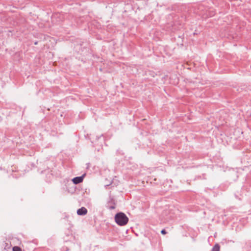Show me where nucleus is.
<instances>
[{"label":"nucleus","instance_id":"nucleus-1","mask_svg":"<svg viewBox=\"0 0 251 251\" xmlns=\"http://www.w3.org/2000/svg\"><path fill=\"white\" fill-rule=\"evenodd\" d=\"M115 220L118 225L123 226L126 225L128 218L124 213L120 212L115 215Z\"/></svg>","mask_w":251,"mask_h":251},{"label":"nucleus","instance_id":"nucleus-2","mask_svg":"<svg viewBox=\"0 0 251 251\" xmlns=\"http://www.w3.org/2000/svg\"><path fill=\"white\" fill-rule=\"evenodd\" d=\"M87 213V210L86 208L82 207L77 210V214L79 215H84Z\"/></svg>","mask_w":251,"mask_h":251},{"label":"nucleus","instance_id":"nucleus-3","mask_svg":"<svg viewBox=\"0 0 251 251\" xmlns=\"http://www.w3.org/2000/svg\"><path fill=\"white\" fill-rule=\"evenodd\" d=\"M83 176L75 177L73 179V181L75 184H78L83 181Z\"/></svg>","mask_w":251,"mask_h":251},{"label":"nucleus","instance_id":"nucleus-4","mask_svg":"<svg viewBox=\"0 0 251 251\" xmlns=\"http://www.w3.org/2000/svg\"><path fill=\"white\" fill-rule=\"evenodd\" d=\"M212 251H220V246L218 245H216L212 249Z\"/></svg>","mask_w":251,"mask_h":251},{"label":"nucleus","instance_id":"nucleus-5","mask_svg":"<svg viewBox=\"0 0 251 251\" xmlns=\"http://www.w3.org/2000/svg\"><path fill=\"white\" fill-rule=\"evenodd\" d=\"M13 251H22L20 247L15 246L13 248Z\"/></svg>","mask_w":251,"mask_h":251},{"label":"nucleus","instance_id":"nucleus-6","mask_svg":"<svg viewBox=\"0 0 251 251\" xmlns=\"http://www.w3.org/2000/svg\"><path fill=\"white\" fill-rule=\"evenodd\" d=\"M161 233L162 234H166V231L165 229H162L161 231Z\"/></svg>","mask_w":251,"mask_h":251}]
</instances>
